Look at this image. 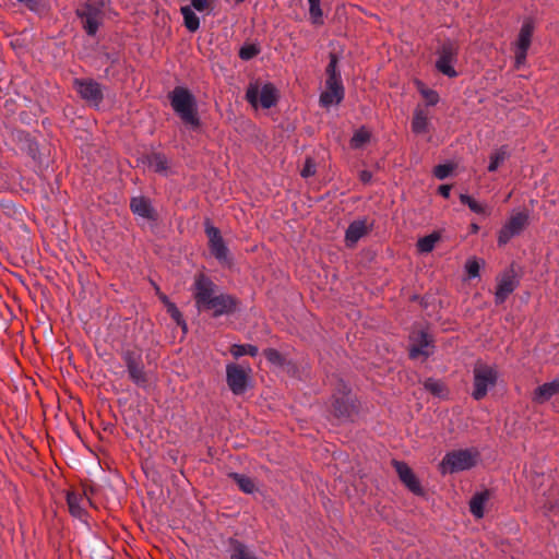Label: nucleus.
Returning a JSON list of instances; mask_svg holds the SVG:
<instances>
[{"label":"nucleus","mask_w":559,"mask_h":559,"mask_svg":"<svg viewBox=\"0 0 559 559\" xmlns=\"http://www.w3.org/2000/svg\"><path fill=\"white\" fill-rule=\"evenodd\" d=\"M15 139L23 143L22 148L26 150L31 155H34L37 151V143L31 138L29 133L23 130L15 132Z\"/></svg>","instance_id":"obj_32"},{"label":"nucleus","mask_w":559,"mask_h":559,"mask_svg":"<svg viewBox=\"0 0 559 559\" xmlns=\"http://www.w3.org/2000/svg\"><path fill=\"white\" fill-rule=\"evenodd\" d=\"M412 130L416 134H423L429 130L428 112L423 108L417 107L413 115Z\"/></svg>","instance_id":"obj_24"},{"label":"nucleus","mask_w":559,"mask_h":559,"mask_svg":"<svg viewBox=\"0 0 559 559\" xmlns=\"http://www.w3.org/2000/svg\"><path fill=\"white\" fill-rule=\"evenodd\" d=\"M246 99L255 108L261 105L269 109L277 102L276 88L271 83L264 84L261 88L258 83H250L246 92Z\"/></svg>","instance_id":"obj_7"},{"label":"nucleus","mask_w":559,"mask_h":559,"mask_svg":"<svg viewBox=\"0 0 559 559\" xmlns=\"http://www.w3.org/2000/svg\"><path fill=\"white\" fill-rule=\"evenodd\" d=\"M497 289L495 293V300L497 305L503 304L506 299L515 290L519 285V280L513 271L510 269L503 272L497 278Z\"/></svg>","instance_id":"obj_13"},{"label":"nucleus","mask_w":559,"mask_h":559,"mask_svg":"<svg viewBox=\"0 0 559 559\" xmlns=\"http://www.w3.org/2000/svg\"><path fill=\"white\" fill-rule=\"evenodd\" d=\"M359 179L364 183H369L372 179V174L369 170H361L359 173Z\"/></svg>","instance_id":"obj_47"},{"label":"nucleus","mask_w":559,"mask_h":559,"mask_svg":"<svg viewBox=\"0 0 559 559\" xmlns=\"http://www.w3.org/2000/svg\"><path fill=\"white\" fill-rule=\"evenodd\" d=\"M73 86L82 99L92 106H99L104 98L102 85L93 79H74Z\"/></svg>","instance_id":"obj_9"},{"label":"nucleus","mask_w":559,"mask_h":559,"mask_svg":"<svg viewBox=\"0 0 559 559\" xmlns=\"http://www.w3.org/2000/svg\"><path fill=\"white\" fill-rule=\"evenodd\" d=\"M450 192H451V186L449 185H442L439 187V193L443 197V198H449L450 197Z\"/></svg>","instance_id":"obj_48"},{"label":"nucleus","mask_w":559,"mask_h":559,"mask_svg":"<svg viewBox=\"0 0 559 559\" xmlns=\"http://www.w3.org/2000/svg\"><path fill=\"white\" fill-rule=\"evenodd\" d=\"M191 5L199 12L207 9L209 0H191Z\"/></svg>","instance_id":"obj_46"},{"label":"nucleus","mask_w":559,"mask_h":559,"mask_svg":"<svg viewBox=\"0 0 559 559\" xmlns=\"http://www.w3.org/2000/svg\"><path fill=\"white\" fill-rule=\"evenodd\" d=\"M87 500L84 496L79 492L70 491L67 495V503L69 507L70 513L78 518L83 519L86 514V511L83 507L84 502Z\"/></svg>","instance_id":"obj_20"},{"label":"nucleus","mask_w":559,"mask_h":559,"mask_svg":"<svg viewBox=\"0 0 559 559\" xmlns=\"http://www.w3.org/2000/svg\"><path fill=\"white\" fill-rule=\"evenodd\" d=\"M326 90L320 95V104L323 107H329L333 104H340L344 98V86L343 85H325Z\"/></svg>","instance_id":"obj_19"},{"label":"nucleus","mask_w":559,"mask_h":559,"mask_svg":"<svg viewBox=\"0 0 559 559\" xmlns=\"http://www.w3.org/2000/svg\"><path fill=\"white\" fill-rule=\"evenodd\" d=\"M355 404L354 399L349 393H342L334 395L333 413L340 419H348L354 413Z\"/></svg>","instance_id":"obj_15"},{"label":"nucleus","mask_w":559,"mask_h":559,"mask_svg":"<svg viewBox=\"0 0 559 559\" xmlns=\"http://www.w3.org/2000/svg\"><path fill=\"white\" fill-rule=\"evenodd\" d=\"M130 209L133 214L143 218L154 221L156 219L155 211L148 199L144 197H134L130 201Z\"/></svg>","instance_id":"obj_17"},{"label":"nucleus","mask_w":559,"mask_h":559,"mask_svg":"<svg viewBox=\"0 0 559 559\" xmlns=\"http://www.w3.org/2000/svg\"><path fill=\"white\" fill-rule=\"evenodd\" d=\"M490 497V492L488 490L477 492L473 496L469 501V511L476 519H481L484 516V506Z\"/></svg>","instance_id":"obj_25"},{"label":"nucleus","mask_w":559,"mask_h":559,"mask_svg":"<svg viewBox=\"0 0 559 559\" xmlns=\"http://www.w3.org/2000/svg\"><path fill=\"white\" fill-rule=\"evenodd\" d=\"M457 48L451 43L447 41L441 45L438 50V59L436 61V68L442 74L449 78L457 76V72L453 68V63L456 61Z\"/></svg>","instance_id":"obj_10"},{"label":"nucleus","mask_w":559,"mask_h":559,"mask_svg":"<svg viewBox=\"0 0 559 559\" xmlns=\"http://www.w3.org/2000/svg\"><path fill=\"white\" fill-rule=\"evenodd\" d=\"M27 7L31 11L39 12L41 9V0H17Z\"/></svg>","instance_id":"obj_44"},{"label":"nucleus","mask_w":559,"mask_h":559,"mask_svg":"<svg viewBox=\"0 0 559 559\" xmlns=\"http://www.w3.org/2000/svg\"><path fill=\"white\" fill-rule=\"evenodd\" d=\"M121 359L126 366L128 377L138 388L147 390L151 388L152 373L145 369L142 350L139 348H123Z\"/></svg>","instance_id":"obj_3"},{"label":"nucleus","mask_w":559,"mask_h":559,"mask_svg":"<svg viewBox=\"0 0 559 559\" xmlns=\"http://www.w3.org/2000/svg\"><path fill=\"white\" fill-rule=\"evenodd\" d=\"M527 50H528V49L519 48V47L516 46V49H515V62H516V66H518V67H519L520 64L524 63V61H525V59H526Z\"/></svg>","instance_id":"obj_45"},{"label":"nucleus","mask_w":559,"mask_h":559,"mask_svg":"<svg viewBox=\"0 0 559 559\" xmlns=\"http://www.w3.org/2000/svg\"><path fill=\"white\" fill-rule=\"evenodd\" d=\"M424 386L426 390H428L429 392L437 396H440L444 390L443 383L432 378H428L425 381Z\"/></svg>","instance_id":"obj_38"},{"label":"nucleus","mask_w":559,"mask_h":559,"mask_svg":"<svg viewBox=\"0 0 559 559\" xmlns=\"http://www.w3.org/2000/svg\"><path fill=\"white\" fill-rule=\"evenodd\" d=\"M193 298L199 312H211L214 318L231 314L237 309V299L221 293L218 286L204 274L194 277Z\"/></svg>","instance_id":"obj_1"},{"label":"nucleus","mask_w":559,"mask_h":559,"mask_svg":"<svg viewBox=\"0 0 559 559\" xmlns=\"http://www.w3.org/2000/svg\"><path fill=\"white\" fill-rule=\"evenodd\" d=\"M228 554L229 559H262L251 547L235 538L229 540Z\"/></svg>","instance_id":"obj_16"},{"label":"nucleus","mask_w":559,"mask_h":559,"mask_svg":"<svg viewBox=\"0 0 559 559\" xmlns=\"http://www.w3.org/2000/svg\"><path fill=\"white\" fill-rule=\"evenodd\" d=\"M229 477L237 484L239 489L245 493H253L257 489L253 479L243 474L230 473Z\"/></svg>","instance_id":"obj_28"},{"label":"nucleus","mask_w":559,"mask_h":559,"mask_svg":"<svg viewBox=\"0 0 559 559\" xmlns=\"http://www.w3.org/2000/svg\"><path fill=\"white\" fill-rule=\"evenodd\" d=\"M181 14L183 16L185 26L190 32H195L200 27V19L190 7H182Z\"/></svg>","instance_id":"obj_29"},{"label":"nucleus","mask_w":559,"mask_h":559,"mask_svg":"<svg viewBox=\"0 0 559 559\" xmlns=\"http://www.w3.org/2000/svg\"><path fill=\"white\" fill-rule=\"evenodd\" d=\"M370 139V133L365 129V128H360L359 130H357L352 140H350V145L354 147V148H359L361 147L365 143H367Z\"/></svg>","instance_id":"obj_37"},{"label":"nucleus","mask_w":559,"mask_h":559,"mask_svg":"<svg viewBox=\"0 0 559 559\" xmlns=\"http://www.w3.org/2000/svg\"><path fill=\"white\" fill-rule=\"evenodd\" d=\"M414 344L409 349L411 358H417L418 356H429L430 352L428 349L430 345V340L427 333L420 331L414 337Z\"/></svg>","instance_id":"obj_21"},{"label":"nucleus","mask_w":559,"mask_h":559,"mask_svg":"<svg viewBox=\"0 0 559 559\" xmlns=\"http://www.w3.org/2000/svg\"><path fill=\"white\" fill-rule=\"evenodd\" d=\"M82 27L88 36H94L104 20V2L87 1L76 10Z\"/></svg>","instance_id":"obj_6"},{"label":"nucleus","mask_w":559,"mask_h":559,"mask_svg":"<svg viewBox=\"0 0 559 559\" xmlns=\"http://www.w3.org/2000/svg\"><path fill=\"white\" fill-rule=\"evenodd\" d=\"M367 233L368 226L366 221H354L346 229V245L348 247H354Z\"/></svg>","instance_id":"obj_18"},{"label":"nucleus","mask_w":559,"mask_h":559,"mask_svg":"<svg viewBox=\"0 0 559 559\" xmlns=\"http://www.w3.org/2000/svg\"><path fill=\"white\" fill-rule=\"evenodd\" d=\"M258 352H259L258 347L254 345H251V344H246V345L235 344L230 348V353L235 358H239L243 355H249V356L254 357V356H257Z\"/></svg>","instance_id":"obj_34"},{"label":"nucleus","mask_w":559,"mask_h":559,"mask_svg":"<svg viewBox=\"0 0 559 559\" xmlns=\"http://www.w3.org/2000/svg\"><path fill=\"white\" fill-rule=\"evenodd\" d=\"M309 2V14L312 24L321 25L323 24V12L320 7V0H308Z\"/></svg>","instance_id":"obj_35"},{"label":"nucleus","mask_w":559,"mask_h":559,"mask_svg":"<svg viewBox=\"0 0 559 559\" xmlns=\"http://www.w3.org/2000/svg\"><path fill=\"white\" fill-rule=\"evenodd\" d=\"M478 453L471 449L454 450L444 455L440 464L443 474L459 473L474 467L477 463Z\"/></svg>","instance_id":"obj_5"},{"label":"nucleus","mask_w":559,"mask_h":559,"mask_svg":"<svg viewBox=\"0 0 559 559\" xmlns=\"http://www.w3.org/2000/svg\"><path fill=\"white\" fill-rule=\"evenodd\" d=\"M226 382L235 395H242L248 389L249 374L237 364H227Z\"/></svg>","instance_id":"obj_11"},{"label":"nucleus","mask_w":559,"mask_h":559,"mask_svg":"<svg viewBox=\"0 0 559 559\" xmlns=\"http://www.w3.org/2000/svg\"><path fill=\"white\" fill-rule=\"evenodd\" d=\"M465 269L469 277H477L479 275L480 265L476 259H469L466 262Z\"/></svg>","instance_id":"obj_41"},{"label":"nucleus","mask_w":559,"mask_h":559,"mask_svg":"<svg viewBox=\"0 0 559 559\" xmlns=\"http://www.w3.org/2000/svg\"><path fill=\"white\" fill-rule=\"evenodd\" d=\"M460 201L461 203L467 205L469 210L476 214L481 215H488L489 211L488 207L485 204L478 203L476 200H474L468 194H460Z\"/></svg>","instance_id":"obj_31"},{"label":"nucleus","mask_w":559,"mask_h":559,"mask_svg":"<svg viewBox=\"0 0 559 559\" xmlns=\"http://www.w3.org/2000/svg\"><path fill=\"white\" fill-rule=\"evenodd\" d=\"M146 163L154 171L167 175L169 166L168 159L164 154L157 152L151 153L146 156Z\"/></svg>","instance_id":"obj_26"},{"label":"nucleus","mask_w":559,"mask_h":559,"mask_svg":"<svg viewBox=\"0 0 559 559\" xmlns=\"http://www.w3.org/2000/svg\"><path fill=\"white\" fill-rule=\"evenodd\" d=\"M557 394H559V379L539 385L535 391L534 400L538 403H543Z\"/></svg>","instance_id":"obj_23"},{"label":"nucleus","mask_w":559,"mask_h":559,"mask_svg":"<svg viewBox=\"0 0 559 559\" xmlns=\"http://www.w3.org/2000/svg\"><path fill=\"white\" fill-rule=\"evenodd\" d=\"M534 32V22L531 19H526L519 33L516 46L519 48L528 49L531 46V38Z\"/></svg>","instance_id":"obj_27"},{"label":"nucleus","mask_w":559,"mask_h":559,"mask_svg":"<svg viewBox=\"0 0 559 559\" xmlns=\"http://www.w3.org/2000/svg\"><path fill=\"white\" fill-rule=\"evenodd\" d=\"M453 169H454V167L452 164H441V165H438L435 167L433 175L439 180H444L445 178H448L451 175Z\"/></svg>","instance_id":"obj_39"},{"label":"nucleus","mask_w":559,"mask_h":559,"mask_svg":"<svg viewBox=\"0 0 559 559\" xmlns=\"http://www.w3.org/2000/svg\"><path fill=\"white\" fill-rule=\"evenodd\" d=\"M314 173H316V165L313 164V162L311 159H307L305 163V166L301 170V176L304 178H308V177L313 176Z\"/></svg>","instance_id":"obj_43"},{"label":"nucleus","mask_w":559,"mask_h":559,"mask_svg":"<svg viewBox=\"0 0 559 559\" xmlns=\"http://www.w3.org/2000/svg\"><path fill=\"white\" fill-rule=\"evenodd\" d=\"M245 0H236V2L240 3V2H243Z\"/></svg>","instance_id":"obj_50"},{"label":"nucleus","mask_w":559,"mask_h":559,"mask_svg":"<svg viewBox=\"0 0 559 559\" xmlns=\"http://www.w3.org/2000/svg\"><path fill=\"white\" fill-rule=\"evenodd\" d=\"M329 64L326 66V81L325 85H343L341 71L338 70V57L335 52L329 55Z\"/></svg>","instance_id":"obj_22"},{"label":"nucleus","mask_w":559,"mask_h":559,"mask_svg":"<svg viewBox=\"0 0 559 559\" xmlns=\"http://www.w3.org/2000/svg\"><path fill=\"white\" fill-rule=\"evenodd\" d=\"M170 106L185 126L197 131L201 127L194 95L183 86H176L169 94Z\"/></svg>","instance_id":"obj_2"},{"label":"nucleus","mask_w":559,"mask_h":559,"mask_svg":"<svg viewBox=\"0 0 559 559\" xmlns=\"http://www.w3.org/2000/svg\"><path fill=\"white\" fill-rule=\"evenodd\" d=\"M473 229L476 231L478 229V226L474 224Z\"/></svg>","instance_id":"obj_49"},{"label":"nucleus","mask_w":559,"mask_h":559,"mask_svg":"<svg viewBox=\"0 0 559 559\" xmlns=\"http://www.w3.org/2000/svg\"><path fill=\"white\" fill-rule=\"evenodd\" d=\"M473 378L472 396L476 401H480L487 395L488 391L496 385L498 371L492 366L477 362L473 369Z\"/></svg>","instance_id":"obj_4"},{"label":"nucleus","mask_w":559,"mask_h":559,"mask_svg":"<svg viewBox=\"0 0 559 559\" xmlns=\"http://www.w3.org/2000/svg\"><path fill=\"white\" fill-rule=\"evenodd\" d=\"M528 219L530 216L527 212H516L512 214L499 230L498 245L504 246L511 240V238L519 236L528 225Z\"/></svg>","instance_id":"obj_8"},{"label":"nucleus","mask_w":559,"mask_h":559,"mask_svg":"<svg viewBox=\"0 0 559 559\" xmlns=\"http://www.w3.org/2000/svg\"><path fill=\"white\" fill-rule=\"evenodd\" d=\"M265 358L275 366H282L284 364V358L281 353L274 348H267L264 350Z\"/></svg>","instance_id":"obj_40"},{"label":"nucleus","mask_w":559,"mask_h":559,"mask_svg":"<svg viewBox=\"0 0 559 559\" xmlns=\"http://www.w3.org/2000/svg\"><path fill=\"white\" fill-rule=\"evenodd\" d=\"M439 240V236L437 234H430L420 238L417 242V248L421 253L431 252Z\"/></svg>","instance_id":"obj_33"},{"label":"nucleus","mask_w":559,"mask_h":559,"mask_svg":"<svg viewBox=\"0 0 559 559\" xmlns=\"http://www.w3.org/2000/svg\"><path fill=\"white\" fill-rule=\"evenodd\" d=\"M421 95L427 102V105L433 106L439 102V95L433 90H423Z\"/></svg>","instance_id":"obj_42"},{"label":"nucleus","mask_w":559,"mask_h":559,"mask_svg":"<svg viewBox=\"0 0 559 559\" xmlns=\"http://www.w3.org/2000/svg\"><path fill=\"white\" fill-rule=\"evenodd\" d=\"M509 157V151L507 146H501L495 153L490 155V163L488 166V171H496L499 166Z\"/></svg>","instance_id":"obj_30"},{"label":"nucleus","mask_w":559,"mask_h":559,"mask_svg":"<svg viewBox=\"0 0 559 559\" xmlns=\"http://www.w3.org/2000/svg\"><path fill=\"white\" fill-rule=\"evenodd\" d=\"M393 466L395 468V472L397 473L401 481L414 493L420 495L423 492L420 484L411 469V467L400 461H393Z\"/></svg>","instance_id":"obj_14"},{"label":"nucleus","mask_w":559,"mask_h":559,"mask_svg":"<svg viewBox=\"0 0 559 559\" xmlns=\"http://www.w3.org/2000/svg\"><path fill=\"white\" fill-rule=\"evenodd\" d=\"M205 234L209 238L210 251L215 257V259L221 263L228 262V248L226 247L221 236L219 229L206 223Z\"/></svg>","instance_id":"obj_12"},{"label":"nucleus","mask_w":559,"mask_h":559,"mask_svg":"<svg viewBox=\"0 0 559 559\" xmlns=\"http://www.w3.org/2000/svg\"><path fill=\"white\" fill-rule=\"evenodd\" d=\"M260 53V47L257 44H245L238 52L241 60L248 61Z\"/></svg>","instance_id":"obj_36"}]
</instances>
